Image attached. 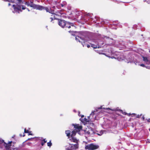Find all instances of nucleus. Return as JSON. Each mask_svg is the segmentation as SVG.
Segmentation results:
<instances>
[{
	"mask_svg": "<svg viewBox=\"0 0 150 150\" xmlns=\"http://www.w3.org/2000/svg\"><path fill=\"white\" fill-rule=\"evenodd\" d=\"M107 39H108V40L112 42L111 43L109 44V45H113L117 47H121L124 48L125 47H132V45H133L132 42L130 41H129L127 43L126 42L125 43L123 41L120 42V41H116L115 40L114 42H113V40L112 38H107Z\"/></svg>",
	"mask_w": 150,
	"mask_h": 150,
	"instance_id": "obj_1",
	"label": "nucleus"
},
{
	"mask_svg": "<svg viewBox=\"0 0 150 150\" xmlns=\"http://www.w3.org/2000/svg\"><path fill=\"white\" fill-rule=\"evenodd\" d=\"M143 61L145 63V64H141L140 63L137 61H135L134 63L136 65H138L143 67H145L147 69H150V60L148 58L144 56H142Z\"/></svg>",
	"mask_w": 150,
	"mask_h": 150,
	"instance_id": "obj_2",
	"label": "nucleus"
},
{
	"mask_svg": "<svg viewBox=\"0 0 150 150\" xmlns=\"http://www.w3.org/2000/svg\"><path fill=\"white\" fill-rule=\"evenodd\" d=\"M69 33H71V35L74 37L76 38L77 37L79 38V35H81L84 36H86V35H88L90 33L87 31H82L80 32H77L76 31H73L70 30L69 31Z\"/></svg>",
	"mask_w": 150,
	"mask_h": 150,
	"instance_id": "obj_3",
	"label": "nucleus"
},
{
	"mask_svg": "<svg viewBox=\"0 0 150 150\" xmlns=\"http://www.w3.org/2000/svg\"><path fill=\"white\" fill-rule=\"evenodd\" d=\"M99 148V146L93 143L88 144L86 146L85 148L86 149L88 150H94L96 149Z\"/></svg>",
	"mask_w": 150,
	"mask_h": 150,
	"instance_id": "obj_4",
	"label": "nucleus"
},
{
	"mask_svg": "<svg viewBox=\"0 0 150 150\" xmlns=\"http://www.w3.org/2000/svg\"><path fill=\"white\" fill-rule=\"evenodd\" d=\"M14 13H19V11H22L21 6L18 4H14L12 6Z\"/></svg>",
	"mask_w": 150,
	"mask_h": 150,
	"instance_id": "obj_5",
	"label": "nucleus"
},
{
	"mask_svg": "<svg viewBox=\"0 0 150 150\" xmlns=\"http://www.w3.org/2000/svg\"><path fill=\"white\" fill-rule=\"evenodd\" d=\"M73 125H74V130H75L78 133L81 134V133H80V132L83 131L82 129V127L81 125H79V124H76L74 125V124H73Z\"/></svg>",
	"mask_w": 150,
	"mask_h": 150,
	"instance_id": "obj_6",
	"label": "nucleus"
},
{
	"mask_svg": "<svg viewBox=\"0 0 150 150\" xmlns=\"http://www.w3.org/2000/svg\"><path fill=\"white\" fill-rule=\"evenodd\" d=\"M40 11L45 10L47 12H49L50 13H52V11L51 8L49 7H45L42 6L40 5L39 10Z\"/></svg>",
	"mask_w": 150,
	"mask_h": 150,
	"instance_id": "obj_7",
	"label": "nucleus"
},
{
	"mask_svg": "<svg viewBox=\"0 0 150 150\" xmlns=\"http://www.w3.org/2000/svg\"><path fill=\"white\" fill-rule=\"evenodd\" d=\"M96 40H96V42L97 45H98V48H100L104 44V42L103 41V38H96Z\"/></svg>",
	"mask_w": 150,
	"mask_h": 150,
	"instance_id": "obj_8",
	"label": "nucleus"
},
{
	"mask_svg": "<svg viewBox=\"0 0 150 150\" xmlns=\"http://www.w3.org/2000/svg\"><path fill=\"white\" fill-rule=\"evenodd\" d=\"M25 0H13V1H9V2H11L12 3H15L16 1L17 2V3L19 4H24L25 5H26L28 6H29L30 2H25Z\"/></svg>",
	"mask_w": 150,
	"mask_h": 150,
	"instance_id": "obj_9",
	"label": "nucleus"
},
{
	"mask_svg": "<svg viewBox=\"0 0 150 150\" xmlns=\"http://www.w3.org/2000/svg\"><path fill=\"white\" fill-rule=\"evenodd\" d=\"M79 147V144H69V147L66 148H69L71 150H73L77 149Z\"/></svg>",
	"mask_w": 150,
	"mask_h": 150,
	"instance_id": "obj_10",
	"label": "nucleus"
},
{
	"mask_svg": "<svg viewBox=\"0 0 150 150\" xmlns=\"http://www.w3.org/2000/svg\"><path fill=\"white\" fill-rule=\"evenodd\" d=\"M58 21V24L62 28H64L65 26L66 23V21L63 20L61 19H57Z\"/></svg>",
	"mask_w": 150,
	"mask_h": 150,
	"instance_id": "obj_11",
	"label": "nucleus"
},
{
	"mask_svg": "<svg viewBox=\"0 0 150 150\" xmlns=\"http://www.w3.org/2000/svg\"><path fill=\"white\" fill-rule=\"evenodd\" d=\"M85 38H75L76 40L77 41H79L81 42L83 47L85 46V44H83L86 42L87 41L85 39ZM85 46H86L85 45Z\"/></svg>",
	"mask_w": 150,
	"mask_h": 150,
	"instance_id": "obj_12",
	"label": "nucleus"
},
{
	"mask_svg": "<svg viewBox=\"0 0 150 150\" xmlns=\"http://www.w3.org/2000/svg\"><path fill=\"white\" fill-rule=\"evenodd\" d=\"M30 5V7L37 10H39L40 6V5L35 4L32 1H30V5Z\"/></svg>",
	"mask_w": 150,
	"mask_h": 150,
	"instance_id": "obj_13",
	"label": "nucleus"
},
{
	"mask_svg": "<svg viewBox=\"0 0 150 150\" xmlns=\"http://www.w3.org/2000/svg\"><path fill=\"white\" fill-rule=\"evenodd\" d=\"M74 27V26L73 23L66 22L65 26L66 28H67L69 29L71 27Z\"/></svg>",
	"mask_w": 150,
	"mask_h": 150,
	"instance_id": "obj_14",
	"label": "nucleus"
},
{
	"mask_svg": "<svg viewBox=\"0 0 150 150\" xmlns=\"http://www.w3.org/2000/svg\"><path fill=\"white\" fill-rule=\"evenodd\" d=\"M84 132L85 134L88 135H91L93 133V131L92 129H89L88 130L86 129L84 130Z\"/></svg>",
	"mask_w": 150,
	"mask_h": 150,
	"instance_id": "obj_15",
	"label": "nucleus"
},
{
	"mask_svg": "<svg viewBox=\"0 0 150 150\" xmlns=\"http://www.w3.org/2000/svg\"><path fill=\"white\" fill-rule=\"evenodd\" d=\"M69 140L71 142H75L76 143V144H78L79 140L74 137H71V138H70Z\"/></svg>",
	"mask_w": 150,
	"mask_h": 150,
	"instance_id": "obj_16",
	"label": "nucleus"
},
{
	"mask_svg": "<svg viewBox=\"0 0 150 150\" xmlns=\"http://www.w3.org/2000/svg\"><path fill=\"white\" fill-rule=\"evenodd\" d=\"M12 142H10L9 143V144H6V145L5 146V148L6 150H11V144Z\"/></svg>",
	"mask_w": 150,
	"mask_h": 150,
	"instance_id": "obj_17",
	"label": "nucleus"
},
{
	"mask_svg": "<svg viewBox=\"0 0 150 150\" xmlns=\"http://www.w3.org/2000/svg\"><path fill=\"white\" fill-rule=\"evenodd\" d=\"M95 42L96 44H91V46L93 48H94V49L97 48V47H98V45H97L96 42V40H95Z\"/></svg>",
	"mask_w": 150,
	"mask_h": 150,
	"instance_id": "obj_18",
	"label": "nucleus"
},
{
	"mask_svg": "<svg viewBox=\"0 0 150 150\" xmlns=\"http://www.w3.org/2000/svg\"><path fill=\"white\" fill-rule=\"evenodd\" d=\"M77 132L74 129L71 132V137H74L75 135Z\"/></svg>",
	"mask_w": 150,
	"mask_h": 150,
	"instance_id": "obj_19",
	"label": "nucleus"
},
{
	"mask_svg": "<svg viewBox=\"0 0 150 150\" xmlns=\"http://www.w3.org/2000/svg\"><path fill=\"white\" fill-rule=\"evenodd\" d=\"M47 141L46 140V139H45L43 140H42L41 142V144L42 146H43L44 144L47 142Z\"/></svg>",
	"mask_w": 150,
	"mask_h": 150,
	"instance_id": "obj_20",
	"label": "nucleus"
},
{
	"mask_svg": "<svg viewBox=\"0 0 150 150\" xmlns=\"http://www.w3.org/2000/svg\"><path fill=\"white\" fill-rule=\"evenodd\" d=\"M138 9L134 7L132 10V11L133 13H136L137 12Z\"/></svg>",
	"mask_w": 150,
	"mask_h": 150,
	"instance_id": "obj_21",
	"label": "nucleus"
},
{
	"mask_svg": "<svg viewBox=\"0 0 150 150\" xmlns=\"http://www.w3.org/2000/svg\"><path fill=\"white\" fill-rule=\"evenodd\" d=\"M66 5H67L66 3L65 2V3H64L63 4H60L59 6H57V7L58 8H59V7H60V6H61V7H63L64 6H66Z\"/></svg>",
	"mask_w": 150,
	"mask_h": 150,
	"instance_id": "obj_22",
	"label": "nucleus"
},
{
	"mask_svg": "<svg viewBox=\"0 0 150 150\" xmlns=\"http://www.w3.org/2000/svg\"><path fill=\"white\" fill-rule=\"evenodd\" d=\"M70 132L71 131L70 130H66L65 131V133L67 134V136L68 137H69L70 136Z\"/></svg>",
	"mask_w": 150,
	"mask_h": 150,
	"instance_id": "obj_23",
	"label": "nucleus"
},
{
	"mask_svg": "<svg viewBox=\"0 0 150 150\" xmlns=\"http://www.w3.org/2000/svg\"><path fill=\"white\" fill-rule=\"evenodd\" d=\"M64 10H60L56 12V13H57V14H60L61 15L63 14L62 12Z\"/></svg>",
	"mask_w": 150,
	"mask_h": 150,
	"instance_id": "obj_24",
	"label": "nucleus"
},
{
	"mask_svg": "<svg viewBox=\"0 0 150 150\" xmlns=\"http://www.w3.org/2000/svg\"><path fill=\"white\" fill-rule=\"evenodd\" d=\"M111 58H117V59L119 60V61H121L122 60H123V59H121V58L119 56H118V57H111Z\"/></svg>",
	"mask_w": 150,
	"mask_h": 150,
	"instance_id": "obj_25",
	"label": "nucleus"
},
{
	"mask_svg": "<svg viewBox=\"0 0 150 150\" xmlns=\"http://www.w3.org/2000/svg\"><path fill=\"white\" fill-rule=\"evenodd\" d=\"M47 145L48 146L50 147L52 146V144L51 142V141H50L49 142H47Z\"/></svg>",
	"mask_w": 150,
	"mask_h": 150,
	"instance_id": "obj_26",
	"label": "nucleus"
},
{
	"mask_svg": "<svg viewBox=\"0 0 150 150\" xmlns=\"http://www.w3.org/2000/svg\"><path fill=\"white\" fill-rule=\"evenodd\" d=\"M22 4H20V5L21 6V7H22V10H24L26 8L24 6H23L22 5Z\"/></svg>",
	"mask_w": 150,
	"mask_h": 150,
	"instance_id": "obj_27",
	"label": "nucleus"
},
{
	"mask_svg": "<svg viewBox=\"0 0 150 150\" xmlns=\"http://www.w3.org/2000/svg\"><path fill=\"white\" fill-rule=\"evenodd\" d=\"M24 132L25 133H28L29 132V131L28 130H26V129H24Z\"/></svg>",
	"mask_w": 150,
	"mask_h": 150,
	"instance_id": "obj_28",
	"label": "nucleus"
},
{
	"mask_svg": "<svg viewBox=\"0 0 150 150\" xmlns=\"http://www.w3.org/2000/svg\"><path fill=\"white\" fill-rule=\"evenodd\" d=\"M4 142V140L0 138V143H3Z\"/></svg>",
	"mask_w": 150,
	"mask_h": 150,
	"instance_id": "obj_29",
	"label": "nucleus"
},
{
	"mask_svg": "<svg viewBox=\"0 0 150 150\" xmlns=\"http://www.w3.org/2000/svg\"><path fill=\"white\" fill-rule=\"evenodd\" d=\"M120 111L124 115H126L127 114V113L126 112H123V111L122 110H120Z\"/></svg>",
	"mask_w": 150,
	"mask_h": 150,
	"instance_id": "obj_30",
	"label": "nucleus"
},
{
	"mask_svg": "<svg viewBox=\"0 0 150 150\" xmlns=\"http://www.w3.org/2000/svg\"><path fill=\"white\" fill-rule=\"evenodd\" d=\"M146 1L148 4H150V0H146Z\"/></svg>",
	"mask_w": 150,
	"mask_h": 150,
	"instance_id": "obj_31",
	"label": "nucleus"
},
{
	"mask_svg": "<svg viewBox=\"0 0 150 150\" xmlns=\"http://www.w3.org/2000/svg\"><path fill=\"white\" fill-rule=\"evenodd\" d=\"M31 133V132L29 131V133H28L29 134L28 135H32V134Z\"/></svg>",
	"mask_w": 150,
	"mask_h": 150,
	"instance_id": "obj_32",
	"label": "nucleus"
},
{
	"mask_svg": "<svg viewBox=\"0 0 150 150\" xmlns=\"http://www.w3.org/2000/svg\"><path fill=\"white\" fill-rule=\"evenodd\" d=\"M50 18L51 20V22H52L54 20L53 18L52 17H51Z\"/></svg>",
	"mask_w": 150,
	"mask_h": 150,
	"instance_id": "obj_33",
	"label": "nucleus"
},
{
	"mask_svg": "<svg viewBox=\"0 0 150 150\" xmlns=\"http://www.w3.org/2000/svg\"><path fill=\"white\" fill-rule=\"evenodd\" d=\"M94 111H92L91 113L90 114V115H94Z\"/></svg>",
	"mask_w": 150,
	"mask_h": 150,
	"instance_id": "obj_34",
	"label": "nucleus"
},
{
	"mask_svg": "<svg viewBox=\"0 0 150 150\" xmlns=\"http://www.w3.org/2000/svg\"><path fill=\"white\" fill-rule=\"evenodd\" d=\"M86 46L88 48H89L90 47V45L88 44L86 45Z\"/></svg>",
	"mask_w": 150,
	"mask_h": 150,
	"instance_id": "obj_35",
	"label": "nucleus"
},
{
	"mask_svg": "<svg viewBox=\"0 0 150 150\" xmlns=\"http://www.w3.org/2000/svg\"><path fill=\"white\" fill-rule=\"evenodd\" d=\"M66 150H71L69 148H66Z\"/></svg>",
	"mask_w": 150,
	"mask_h": 150,
	"instance_id": "obj_36",
	"label": "nucleus"
},
{
	"mask_svg": "<svg viewBox=\"0 0 150 150\" xmlns=\"http://www.w3.org/2000/svg\"><path fill=\"white\" fill-rule=\"evenodd\" d=\"M54 1L55 2V3H56H56L58 1H56L55 0V1Z\"/></svg>",
	"mask_w": 150,
	"mask_h": 150,
	"instance_id": "obj_37",
	"label": "nucleus"
},
{
	"mask_svg": "<svg viewBox=\"0 0 150 150\" xmlns=\"http://www.w3.org/2000/svg\"><path fill=\"white\" fill-rule=\"evenodd\" d=\"M11 4L10 3H9L8 4V6H10V5H11Z\"/></svg>",
	"mask_w": 150,
	"mask_h": 150,
	"instance_id": "obj_38",
	"label": "nucleus"
},
{
	"mask_svg": "<svg viewBox=\"0 0 150 150\" xmlns=\"http://www.w3.org/2000/svg\"><path fill=\"white\" fill-rule=\"evenodd\" d=\"M148 121L149 122H150V119H149L148 120Z\"/></svg>",
	"mask_w": 150,
	"mask_h": 150,
	"instance_id": "obj_39",
	"label": "nucleus"
},
{
	"mask_svg": "<svg viewBox=\"0 0 150 150\" xmlns=\"http://www.w3.org/2000/svg\"><path fill=\"white\" fill-rule=\"evenodd\" d=\"M84 117V115H82L81 116V117Z\"/></svg>",
	"mask_w": 150,
	"mask_h": 150,
	"instance_id": "obj_40",
	"label": "nucleus"
},
{
	"mask_svg": "<svg viewBox=\"0 0 150 150\" xmlns=\"http://www.w3.org/2000/svg\"><path fill=\"white\" fill-rule=\"evenodd\" d=\"M79 114H80V112H79L78 113V115H79Z\"/></svg>",
	"mask_w": 150,
	"mask_h": 150,
	"instance_id": "obj_41",
	"label": "nucleus"
},
{
	"mask_svg": "<svg viewBox=\"0 0 150 150\" xmlns=\"http://www.w3.org/2000/svg\"><path fill=\"white\" fill-rule=\"evenodd\" d=\"M27 9L28 10V11H30L29 10V9H28V8H27Z\"/></svg>",
	"mask_w": 150,
	"mask_h": 150,
	"instance_id": "obj_42",
	"label": "nucleus"
},
{
	"mask_svg": "<svg viewBox=\"0 0 150 150\" xmlns=\"http://www.w3.org/2000/svg\"><path fill=\"white\" fill-rule=\"evenodd\" d=\"M149 52L150 53V50H149Z\"/></svg>",
	"mask_w": 150,
	"mask_h": 150,
	"instance_id": "obj_43",
	"label": "nucleus"
},
{
	"mask_svg": "<svg viewBox=\"0 0 150 150\" xmlns=\"http://www.w3.org/2000/svg\"><path fill=\"white\" fill-rule=\"evenodd\" d=\"M25 136V135H23V136Z\"/></svg>",
	"mask_w": 150,
	"mask_h": 150,
	"instance_id": "obj_44",
	"label": "nucleus"
}]
</instances>
